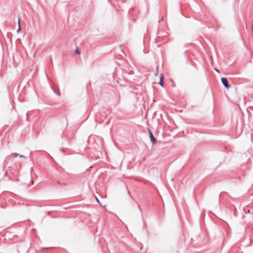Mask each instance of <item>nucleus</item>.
I'll return each instance as SVG.
<instances>
[{
    "mask_svg": "<svg viewBox=\"0 0 253 253\" xmlns=\"http://www.w3.org/2000/svg\"><path fill=\"white\" fill-rule=\"evenodd\" d=\"M221 82L226 88H228L229 87V85L228 84L227 80L225 78H221Z\"/></svg>",
    "mask_w": 253,
    "mask_h": 253,
    "instance_id": "obj_1",
    "label": "nucleus"
},
{
    "mask_svg": "<svg viewBox=\"0 0 253 253\" xmlns=\"http://www.w3.org/2000/svg\"><path fill=\"white\" fill-rule=\"evenodd\" d=\"M148 131H149V133L151 141H152L153 144H154L156 143V140H155L154 137L153 136V135L152 133L151 132V131H150V130L148 129Z\"/></svg>",
    "mask_w": 253,
    "mask_h": 253,
    "instance_id": "obj_2",
    "label": "nucleus"
},
{
    "mask_svg": "<svg viewBox=\"0 0 253 253\" xmlns=\"http://www.w3.org/2000/svg\"><path fill=\"white\" fill-rule=\"evenodd\" d=\"M163 75H161L160 84L162 86H163Z\"/></svg>",
    "mask_w": 253,
    "mask_h": 253,
    "instance_id": "obj_3",
    "label": "nucleus"
},
{
    "mask_svg": "<svg viewBox=\"0 0 253 253\" xmlns=\"http://www.w3.org/2000/svg\"><path fill=\"white\" fill-rule=\"evenodd\" d=\"M21 29V25H20V19H18V29L17 30V32H19L20 30Z\"/></svg>",
    "mask_w": 253,
    "mask_h": 253,
    "instance_id": "obj_4",
    "label": "nucleus"
},
{
    "mask_svg": "<svg viewBox=\"0 0 253 253\" xmlns=\"http://www.w3.org/2000/svg\"><path fill=\"white\" fill-rule=\"evenodd\" d=\"M252 30H253V24L252 25Z\"/></svg>",
    "mask_w": 253,
    "mask_h": 253,
    "instance_id": "obj_5",
    "label": "nucleus"
}]
</instances>
